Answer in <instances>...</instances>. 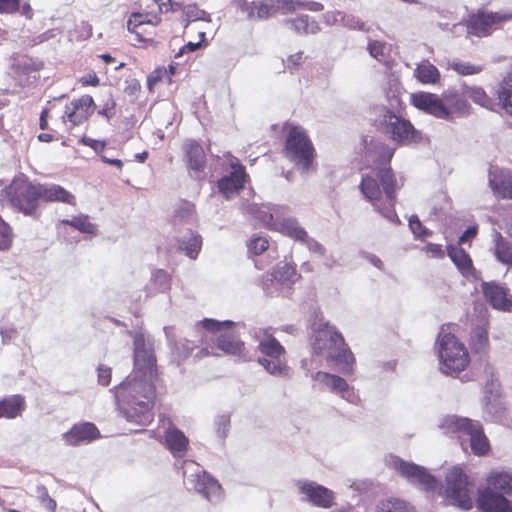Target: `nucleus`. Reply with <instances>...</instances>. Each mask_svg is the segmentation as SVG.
I'll return each instance as SVG.
<instances>
[{"label": "nucleus", "instance_id": "4", "mask_svg": "<svg viewBox=\"0 0 512 512\" xmlns=\"http://www.w3.org/2000/svg\"><path fill=\"white\" fill-rule=\"evenodd\" d=\"M440 428L445 434L455 436L458 439L469 436L470 447L475 455L483 456L490 450L489 441L479 421L457 415H448L442 419Z\"/></svg>", "mask_w": 512, "mask_h": 512}, {"label": "nucleus", "instance_id": "50", "mask_svg": "<svg viewBox=\"0 0 512 512\" xmlns=\"http://www.w3.org/2000/svg\"><path fill=\"white\" fill-rule=\"evenodd\" d=\"M200 325L210 332H220L226 328H230L233 325L231 321L219 322L214 319L205 318L200 322Z\"/></svg>", "mask_w": 512, "mask_h": 512}, {"label": "nucleus", "instance_id": "39", "mask_svg": "<svg viewBox=\"0 0 512 512\" xmlns=\"http://www.w3.org/2000/svg\"><path fill=\"white\" fill-rule=\"evenodd\" d=\"M179 250L190 259H196L202 248V238L197 233H191L189 238L179 240Z\"/></svg>", "mask_w": 512, "mask_h": 512}, {"label": "nucleus", "instance_id": "63", "mask_svg": "<svg viewBox=\"0 0 512 512\" xmlns=\"http://www.w3.org/2000/svg\"><path fill=\"white\" fill-rule=\"evenodd\" d=\"M368 50L370 55L378 60H381L379 57L384 55V45L379 41L369 42Z\"/></svg>", "mask_w": 512, "mask_h": 512}, {"label": "nucleus", "instance_id": "23", "mask_svg": "<svg viewBox=\"0 0 512 512\" xmlns=\"http://www.w3.org/2000/svg\"><path fill=\"white\" fill-rule=\"evenodd\" d=\"M483 416L486 420L500 423L502 425H509L511 423V416L508 408L496 397L487 399L483 409Z\"/></svg>", "mask_w": 512, "mask_h": 512}, {"label": "nucleus", "instance_id": "42", "mask_svg": "<svg viewBox=\"0 0 512 512\" xmlns=\"http://www.w3.org/2000/svg\"><path fill=\"white\" fill-rule=\"evenodd\" d=\"M63 224L69 225L78 231L86 234H95L96 226L90 222L87 215L75 216L72 219L62 220Z\"/></svg>", "mask_w": 512, "mask_h": 512}, {"label": "nucleus", "instance_id": "49", "mask_svg": "<svg viewBox=\"0 0 512 512\" xmlns=\"http://www.w3.org/2000/svg\"><path fill=\"white\" fill-rule=\"evenodd\" d=\"M409 228L413 235L419 239H424L432 234L430 230L422 225L421 221L416 215L409 217Z\"/></svg>", "mask_w": 512, "mask_h": 512}, {"label": "nucleus", "instance_id": "13", "mask_svg": "<svg viewBox=\"0 0 512 512\" xmlns=\"http://www.w3.org/2000/svg\"><path fill=\"white\" fill-rule=\"evenodd\" d=\"M344 345V337L336 330L335 327L328 323L316 331L314 341L312 343L313 352L317 355L333 354L339 346Z\"/></svg>", "mask_w": 512, "mask_h": 512}, {"label": "nucleus", "instance_id": "1", "mask_svg": "<svg viewBox=\"0 0 512 512\" xmlns=\"http://www.w3.org/2000/svg\"><path fill=\"white\" fill-rule=\"evenodd\" d=\"M158 378L157 360L153 349L142 335L134 339L133 378L116 388L119 409L127 422L145 427L154 419L156 400L155 381Z\"/></svg>", "mask_w": 512, "mask_h": 512}, {"label": "nucleus", "instance_id": "59", "mask_svg": "<svg viewBox=\"0 0 512 512\" xmlns=\"http://www.w3.org/2000/svg\"><path fill=\"white\" fill-rule=\"evenodd\" d=\"M98 383L102 386H108L112 379V369L105 365H99L97 369Z\"/></svg>", "mask_w": 512, "mask_h": 512}, {"label": "nucleus", "instance_id": "20", "mask_svg": "<svg viewBox=\"0 0 512 512\" xmlns=\"http://www.w3.org/2000/svg\"><path fill=\"white\" fill-rule=\"evenodd\" d=\"M489 186L496 196L512 199V174L509 170L492 166L489 170Z\"/></svg>", "mask_w": 512, "mask_h": 512}, {"label": "nucleus", "instance_id": "54", "mask_svg": "<svg viewBox=\"0 0 512 512\" xmlns=\"http://www.w3.org/2000/svg\"><path fill=\"white\" fill-rule=\"evenodd\" d=\"M386 199L390 198L391 193L399 189L403 182L402 179H397L394 174L391 173L390 169L386 167Z\"/></svg>", "mask_w": 512, "mask_h": 512}, {"label": "nucleus", "instance_id": "27", "mask_svg": "<svg viewBox=\"0 0 512 512\" xmlns=\"http://www.w3.org/2000/svg\"><path fill=\"white\" fill-rule=\"evenodd\" d=\"M26 408L25 397L15 394L0 400V418L14 419L22 415Z\"/></svg>", "mask_w": 512, "mask_h": 512}, {"label": "nucleus", "instance_id": "60", "mask_svg": "<svg viewBox=\"0 0 512 512\" xmlns=\"http://www.w3.org/2000/svg\"><path fill=\"white\" fill-rule=\"evenodd\" d=\"M241 12L245 13L249 20H256V1L241 0L239 3Z\"/></svg>", "mask_w": 512, "mask_h": 512}, {"label": "nucleus", "instance_id": "36", "mask_svg": "<svg viewBox=\"0 0 512 512\" xmlns=\"http://www.w3.org/2000/svg\"><path fill=\"white\" fill-rule=\"evenodd\" d=\"M478 308L480 309L479 313L482 317L483 325L478 326L473 330L471 339L474 347L477 350H483L488 345V332L487 329L485 328V325L487 323V309L483 305H476L475 310H477Z\"/></svg>", "mask_w": 512, "mask_h": 512}, {"label": "nucleus", "instance_id": "8", "mask_svg": "<svg viewBox=\"0 0 512 512\" xmlns=\"http://www.w3.org/2000/svg\"><path fill=\"white\" fill-rule=\"evenodd\" d=\"M259 351L264 355L259 363L272 375L286 376L289 367L285 361L286 350L272 335H266L258 344Z\"/></svg>", "mask_w": 512, "mask_h": 512}, {"label": "nucleus", "instance_id": "25", "mask_svg": "<svg viewBox=\"0 0 512 512\" xmlns=\"http://www.w3.org/2000/svg\"><path fill=\"white\" fill-rule=\"evenodd\" d=\"M487 487L512 496V473L505 469H493L486 478Z\"/></svg>", "mask_w": 512, "mask_h": 512}, {"label": "nucleus", "instance_id": "37", "mask_svg": "<svg viewBox=\"0 0 512 512\" xmlns=\"http://www.w3.org/2000/svg\"><path fill=\"white\" fill-rule=\"evenodd\" d=\"M448 255L463 275L468 276L471 274L472 261L462 248L450 246L448 248Z\"/></svg>", "mask_w": 512, "mask_h": 512}, {"label": "nucleus", "instance_id": "24", "mask_svg": "<svg viewBox=\"0 0 512 512\" xmlns=\"http://www.w3.org/2000/svg\"><path fill=\"white\" fill-rule=\"evenodd\" d=\"M195 477V490L202 494L209 501H212L213 498H217L221 495V485L210 474H208L205 471H202L201 473H197Z\"/></svg>", "mask_w": 512, "mask_h": 512}, {"label": "nucleus", "instance_id": "6", "mask_svg": "<svg viewBox=\"0 0 512 512\" xmlns=\"http://www.w3.org/2000/svg\"><path fill=\"white\" fill-rule=\"evenodd\" d=\"M444 500L448 505L469 510L474 504V486L459 467H452L446 474Z\"/></svg>", "mask_w": 512, "mask_h": 512}, {"label": "nucleus", "instance_id": "38", "mask_svg": "<svg viewBox=\"0 0 512 512\" xmlns=\"http://www.w3.org/2000/svg\"><path fill=\"white\" fill-rule=\"evenodd\" d=\"M464 94L471 98L474 103L489 110H494L496 106H499L498 102L490 98L481 87H466Z\"/></svg>", "mask_w": 512, "mask_h": 512}, {"label": "nucleus", "instance_id": "58", "mask_svg": "<svg viewBox=\"0 0 512 512\" xmlns=\"http://www.w3.org/2000/svg\"><path fill=\"white\" fill-rule=\"evenodd\" d=\"M161 13L177 12L181 9V2L173 0H154Z\"/></svg>", "mask_w": 512, "mask_h": 512}, {"label": "nucleus", "instance_id": "9", "mask_svg": "<svg viewBox=\"0 0 512 512\" xmlns=\"http://www.w3.org/2000/svg\"><path fill=\"white\" fill-rule=\"evenodd\" d=\"M96 110V103L89 94L81 95L66 103L62 115L63 123L68 129L79 127L89 121Z\"/></svg>", "mask_w": 512, "mask_h": 512}, {"label": "nucleus", "instance_id": "19", "mask_svg": "<svg viewBox=\"0 0 512 512\" xmlns=\"http://www.w3.org/2000/svg\"><path fill=\"white\" fill-rule=\"evenodd\" d=\"M299 489L314 506L330 508L334 503L333 491L322 485L314 482H303L300 484Z\"/></svg>", "mask_w": 512, "mask_h": 512}, {"label": "nucleus", "instance_id": "64", "mask_svg": "<svg viewBox=\"0 0 512 512\" xmlns=\"http://www.w3.org/2000/svg\"><path fill=\"white\" fill-rule=\"evenodd\" d=\"M424 250L427 255L432 258H440L444 255L441 245L429 243L425 246Z\"/></svg>", "mask_w": 512, "mask_h": 512}, {"label": "nucleus", "instance_id": "7", "mask_svg": "<svg viewBox=\"0 0 512 512\" xmlns=\"http://www.w3.org/2000/svg\"><path fill=\"white\" fill-rule=\"evenodd\" d=\"M5 195L10 204L26 216H38V201L40 200L38 183L26 179H14L5 188Z\"/></svg>", "mask_w": 512, "mask_h": 512}, {"label": "nucleus", "instance_id": "61", "mask_svg": "<svg viewBox=\"0 0 512 512\" xmlns=\"http://www.w3.org/2000/svg\"><path fill=\"white\" fill-rule=\"evenodd\" d=\"M40 501H41V504L44 506V508L48 512L56 511L57 503L53 498L50 497L48 490L45 487L42 488V493L40 495Z\"/></svg>", "mask_w": 512, "mask_h": 512}, {"label": "nucleus", "instance_id": "30", "mask_svg": "<svg viewBox=\"0 0 512 512\" xmlns=\"http://www.w3.org/2000/svg\"><path fill=\"white\" fill-rule=\"evenodd\" d=\"M217 347L228 355H240L244 350V342L234 332H224L217 338Z\"/></svg>", "mask_w": 512, "mask_h": 512}, {"label": "nucleus", "instance_id": "57", "mask_svg": "<svg viewBox=\"0 0 512 512\" xmlns=\"http://www.w3.org/2000/svg\"><path fill=\"white\" fill-rule=\"evenodd\" d=\"M20 7L21 0H0V14H15Z\"/></svg>", "mask_w": 512, "mask_h": 512}, {"label": "nucleus", "instance_id": "29", "mask_svg": "<svg viewBox=\"0 0 512 512\" xmlns=\"http://www.w3.org/2000/svg\"><path fill=\"white\" fill-rule=\"evenodd\" d=\"M493 255L502 264L512 267V245L497 230H493Z\"/></svg>", "mask_w": 512, "mask_h": 512}, {"label": "nucleus", "instance_id": "21", "mask_svg": "<svg viewBox=\"0 0 512 512\" xmlns=\"http://www.w3.org/2000/svg\"><path fill=\"white\" fill-rule=\"evenodd\" d=\"M482 290L486 300L497 310L512 311V300L507 298L506 289L495 283H483Z\"/></svg>", "mask_w": 512, "mask_h": 512}, {"label": "nucleus", "instance_id": "5", "mask_svg": "<svg viewBox=\"0 0 512 512\" xmlns=\"http://www.w3.org/2000/svg\"><path fill=\"white\" fill-rule=\"evenodd\" d=\"M283 154L303 172H308L315 160L316 150L311 139L302 127L290 126L286 136Z\"/></svg>", "mask_w": 512, "mask_h": 512}, {"label": "nucleus", "instance_id": "2", "mask_svg": "<svg viewBox=\"0 0 512 512\" xmlns=\"http://www.w3.org/2000/svg\"><path fill=\"white\" fill-rule=\"evenodd\" d=\"M410 101L417 109L444 120H450L453 113L466 112L469 107L468 103L459 96L455 89H447L441 96L420 91L411 94Z\"/></svg>", "mask_w": 512, "mask_h": 512}, {"label": "nucleus", "instance_id": "43", "mask_svg": "<svg viewBox=\"0 0 512 512\" xmlns=\"http://www.w3.org/2000/svg\"><path fill=\"white\" fill-rule=\"evenodd\" d=\"M43 64L41 62L33 61L32 59L25 58L19 60L14 65V72L17 76L30 75L31 73H36L41 70Z\"/></svg>", "mask_w": 512, "mask_h": 512}, {"label": "nucleus", "instance_id": "62", "mask_svg": "<svg viewBox=\"0 0 512 512\" xmlns=\"http://www.w3.org/2000/svg\"><path fill=\"white\" fill-rule=\"evenodd\" d=\"M79 83L83 87H97L100 84V79L95 72L88 73L79 78Z\"/></svg>", "mask_w": 512, "mask_h": 512}, {"label": "nucleus", "instance_id": "44", "mask_svg": "<svg viewBox=\"0 0 512 512\" xmlns=\"http://www.w3.org/2000/svg\"><path fill=\"white\" fill-rule=\"evenodd\" d=\"M256 6V20L268 19L278 10L273 0L256 1Z\"/></svg>", "mask_w": 512, "mask_h": 512}, {"label": "nucleus", "instance_id": "53", "mask_svg": "<svg viewBox=\"0 0 512 512\" xmlns=\"http://www.w3.org/2000/svg\"><path fill=\"white\" fill-rule=\"evenodd\" d=\"M116 105L115 99L110 95L98 110V115L104 117L109 122L116 114Z\"/></svg>", "mask_w": 512, "mask_h": 512}, {"label": "nucleus", "instance_id": "18", "mask_svg": "<svg viewBox=\"0 0 512 512\" xmlns=\"http://www.w3.org/2000/svg\"><path fill=\"white\" fill-rule=\"evenodd\" d=\"M386 132H390L393 140L399 143H408L416 138V131L409 121L390 113H386Z\"/></svg>", "mask_w": 512, "mask_h": 512}, {"label": "nucleus", "instance_id": "15", "mask_svg": "<svg viewBox=\"0 0 512 512\" xmlns=\"http://www.w3.org/2000/svg\"><path fill=\"white\" fill-rule=\"evenodd\" d=\"M232 171L218 180L219 191L229 199L232 195L238 193L248 179L245 167L235 159L230 164Z\"/></svg>", "mask_w": 512, "mask_h": 512}, {"label": "nucleus", "instance_id": "31", "mask_svg": "<svg viewBox=\"0 0 512 512\" xmlns=\"http://www.w3.org/2000/svg\"><path fill=\"white\" fill-rule=\"evenodd\" d=\"M287 24L299 35L317 34L320 31L319 23L309 15H300L289 19Z\"/></svg>", "mask_w": 512, "mask_h": 512}, {"label": "nucleus", "instance_id": "48", "mask_svg": "<svg viewBox=\"0 0 512 512\" xmlns=\"http://www.w3.org/2000/svg\"><path fill=\"white\" fill-rule=\"evenodd\" d=\"M249 252L254 255H261L269 247V241L263 236H253L247 244Z\"/></svg>", "mask_w": 512, "mask_h": 512}, {"label": "nucleus", "instance_id": "16", "mask_svg": "<svg viewBox=\"0 0 512 512\" xmlns=\"http://www.w3.org/2000/svg\"><path fill=\"white\" fill-rule=\"evenodd\" d=\"M99 438H101V433L92 422L75 423L63 434L64 441L70 446L89 444Z\"/></svg>", "mask_w": 512, "mask_h": 512}, {"label": "nucleus", "instance_id": "35", "mask_svg": "<svg viewBox=\"0 0 512 512\" xmlns=\"http://www.w3.org/2000/svg\"><path fill=\"white\" fill-rule=\"evenodd\" d=\"M247 211L265 227L271 230L275 229L278 220L274 219L273 213L271 212V208L269 206L264 204H251L247 207Z\"/></svg>", "mask_w": 512, "mask_h": 512}, {"label": "nucleus", "instance_id": "32", "mask_svg": "<svg viewBox=\"0 0 512 512\" xmlns=\"http://www.w3.org/2000/svg\"><path fill=\"white\" fill-rule=\"evenodd\" d=\"M314 380L318 381L319 383L324 384L330 390L334 393L340 394L343 397L345 396V393L349 391V385L347 381L337 375L330 374L323 371H318L314 376Z\"/></svg>", "mask_w": 512, "mask_h": 512}, {"label": "nucleus", "instance_id": "17", "mask_svg": "<svg viewBox=\"0 0 512 512\" xmlns=\"http://www.w3.org/2000/svg\"><path fill=\"white\" fill-rule=\"evenodd\" d=\"M477 506L482 512H512L510 501L488 487L479 489Z\"/></svg>", "mask_w": 512, "mask_h": 512}, {"label": "nucleus", "instance_id": "33", "mask_svg": "<svg viewBox=\"0 0 512 512\" xmlns=\"http://www.w3.org/2000/svg\"><path fill=\"white\" fill-rule=\"evenodd\" d=\"M274 230L279 231L283 235L293 238L296 241L307 242L308 240V233L294 219H283L278 221Z\"/></svg>", "mask_w": 512, "mask_h": 512}, {"label": "nucleus", "instance_id": "12", "mask_svg": "<svg viewBox=\"0 0 512 512\" xmlns=\"http://www.w3.org/2000/svg\"><path fill=\"white\" fill-rule=\"evenodd\" d=\"M512 20V10H500L497 12L479 11L473 15L469 22V30L477 36H487L493 26Z\"/></svg>", "mask_w": 512, "mask_h": 512}, {"label": "nucleus", "instance_id": "56", "mask_svg": "<svg viewBox=\"0 0 512 512\" xmlns=\"http://www.w3.org/2000/svg\"><path fill=\"white\" fill-rule=\"evenodd\" d=\"M386 512H413V510L405 501L391 499L386 502Z\"/></svg>", "mask_w": 512, "mask_h": 512}, {"label": "nucleus", "instance_id": "34", "mask_svg": "<svg viewBox=\"0 0 512 512\" xmlns=\"http://www.w3.org/2000/svg\"><path fill=\"white\" fill-rule=\"evenodd\" d=\"M415 78L422 84H437L440 81L438 68L428 60H423L414 70Z\"/></svg>", "mask_w": 512, "mask_h": 512}, {"label": "nucleus", "instance_id": "51", "mask_svg": "<svg viewBox=\"0 0 512 512\" xmlns=\"http://www.w3.org/2000/svg\"><path fill=\"white\" fill-rule=\"evenodd\" d=\"M340 21L344 27L351 30H363L365 27V23L357 16L352 14H341L339 13Z\"/></svg>", "mask_w": 512, "mask_h": 512}, {"label": "nucleus", "instance_id": "41", "mask_svg": "<svg viewBox=\"0 0 512 512\" xmlns=\"http://www.w3.org/2000/svg\"><path fill=\"white\" fill-rule=\"evenodd\" d=\"M361 191L364 196L369 199L373 205L381 199V189L378 182L371 177H364L361 181Z\"/></svg>", "mask_w": 512, "mask_h": 512}, {"label": "nucleus", "instance_id": "26", "mask_svg": "<svg viewBox=\"0 0 512 512\" xmlns=\"http://www.w3.org/2000/svg\"><path fill=\"white\" fill-rule=\"evenodd\" d=\"M165 443L174 457H183L188 450L189 440L177 428H169L165 433Z\"/></svg>", "mask_w": 512, "mask_h": 512}, {"label": "nucleus", "instance_id": "14", "mask_svg": "<svg viewBox=\"0 0 512 512\" xmlns=\"http://www.w3.org/2000/svg\"><path fill=\"white\" fill-rule=\"evenodd\" d=\"M184 161L189 173L194 178H201L206 167V154L201 143L195 139H187L182 145Z\"/></svg>", "mask_w": 512, "mask_h": 512}, {"label": "nucleus", "instance_id": "22", "mask_svg": "<svg viewBox=\"0 0 512 512\" xmlns=\"http://www.w3.org/2000/svg\"><path fill=\"white\" fill-rule=\"evenodd\" d=\"M39 186L40 200L43 202H60L68 205H76L75 196L58 184H41Z\"/></svg>", "mask_w": 512, "mask_h": 512}, {"label": "nucleus", "instance_id": "10", "mask_svg": "<svg viewBox=\"0 0 512 512\" xmlns=\"http://www.w3.org/2000/svg\"><path fill=\"white\" fill-rule=\"evenodd\" d=\"M161 22V18L157 15L150 13L133 12L127 20V30L135 35V40L138 44L137 47H148L156 45L154 31H148L145 25L152 24L154 26Z\"/></svg>", "mask_w": 512, "mask_h": 512}, {"label": "nucleus", "instance_id": "47", "mask_svg": "<svg viewBox=\"0 0 512 512\" xmlns=\"http://www.w3.org/2000/svg\"><path fill=\"white\" fill-rule=\"evenodd\" d=\"M298 277L296 265L291 263H285L275 272V278L282 282H294Z\"/></svg>", "mask_w": 512, "mask_h": 512}, {"label": "nucleus", "instance_id": "3", "mask_svg": "<svg viewBox=\"0 0 512 512\" xmlns=\"http://www.w3.org/2000/svg\"><path fill=\"white\" fill-rule=\"evenodd\" d=\"M439 370L449 376H456L470 364L466 346L453 334L440 332L437 338Z\"/></svg>", "mask_w": 512, "mask_h": 512}, {"label": "nucleus", "instance_id": "55", "mask_svg": "<svg viewBox=\"0 0 512 512\" xmlns=\"http://www.w3.org/2000/svg\"><path fill=\"white\" fill-rule=\"evenodd\" d=\"M151 280L161 289L169 288L170 275L163 269H157L153 271Z\"/></svg>", "mask_w": 512, "mask_h": 512}, {"label": "nucleus", "instance_id": "11", "mask_svg": "<svg viewBox=\"0 0 512 512\" xmlns=\"http://www.w3.org/2000/svg\"><path fill=\"white\" fill-rule=\"evenodd\" d=\"M389 466L411 483L418 484L427 491L434 490L437 487V480L418 465L390 456Z\"/></svg>", "mask_w": 512, "mask_h": 512}, {"label": "nucleus", "instance_id": "46", "mask_svg": "<svg viewBox=\"0 0 512 512\" xmlns=\"http://www.w3.org/2000/svg\"><path fill=\"white\" fill-rule=\"evenodd\" d=\"M168 80V83H172V78L168 75L165 67H157L147 77V87L150 92H153L154 87L164 79Z\"/></svg>", "mask_w": 512, "mask_h": 512}, {"label": "nucleus", "instance_id": "52", "mask_svg": "<svg viewBox=\"0 0 512 512\" xmlns=\"http://www.w3.org/2000/svg\"><path fill=\"white\" fill-rule=\"evenodd\" d=\"M185 16L187 21H195L200 20L203 18V15L205 14L204 10H201L197 4H183L181 3V9Z\"/></svg>", "mask_w": 512, "mask_h": 512}, {"label": "nucleus", "instance_id": "40", "mask_svg": "<svg viewBox=\"0 0 512 512\" xmlns=\"http://www.w3.org/2000/svg\"><path fill=\"white\" fill-rule=\"evenodd\" d=\"M498 105L512 115V76L503 81L497 90Z\"/></svg>", "mask_w": 512, "mask_h": 512}, {"label": "nucleus", "instance_id": "45", "mask_svg": "<svg viewBox=\"0 0 512 512\" xmlns=\"http://www.w3.org/2000/svg\"><path fill=\"white\" fill-rule=\"evenodd\" d=\"M448 67L463 76L478 74L482 71L481 66L463 61H452L448 64Z\"/></svg>", "mask_w": 512, "mask_h": 512}, {"label": "nucleus", "instance_id": "28", "mask_svg": "<svg viewBox=\"0 0 512 512\" xmlns=\"http://www.w3.org/2000/svg\"><path fill=\"white\" fill-rule=\"evenodd\" d=\"M326 360L335 362L341 372L346 374L352 373L355 364V357L345 341L344 345L339 346V349H336L333 354H329Z\"/></svg>", "mask_w": 512, "mask_h": 512}]
</instances>
